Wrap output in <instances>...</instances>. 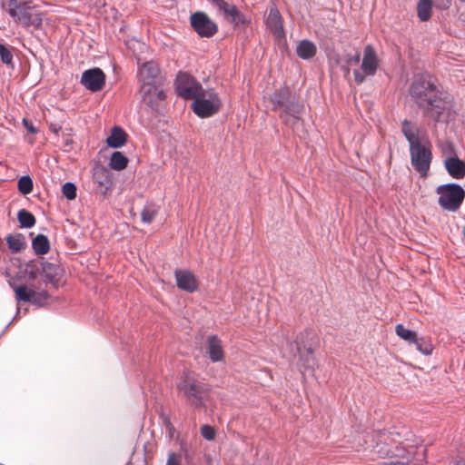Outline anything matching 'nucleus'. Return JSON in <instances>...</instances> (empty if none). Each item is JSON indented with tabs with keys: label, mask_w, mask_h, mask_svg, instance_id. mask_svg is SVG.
Wrapping results in <instances>:
<instances>
[{
	"label": "nucleus",
	"mask_w": 465,
	"mask_h": 465,
	"mask_svg": "<svg viewBox=\"0 0 465 465\" xmlns=\"http://www.w3.org/2000/svg\"><path fill=\"white\" fill-rule=\"evenodd\" d=\"M373 456L389 459L384 465H425L427 449L422 440L411 432L402 437L399 432H381L372 447Z\"/></svg>",
	"instance_id": "f257e3e1"
},
{
	"label": "nucleus",
	"mask_w": 465,
	"mask_h": 465,
	"mask_svg": "<svg viewBox=\"0 0 465 465\" xmlns=\"http://www.w3.org/2000/svg\"><path fill=\"white\" fill-rule=\"evenodd\" d=\"M410 94L415 102L427 110V114L437 122H447L450 112L447 102L439 95L435 79L429 74L417 75L411 86Z\"/></svg>",
	"instance_id": "f03ea898"
},
{
	"label": "nucleus",
	"mask_w": 465,
	"mask_h": 465,
	"mask_svg": "<svg viewBox=\"0 0 465 465\" xmlns=\"http://www.w3.org/2000/svg\"><path fill=\"white\" fill-rule=\"evenodd\" d=\"M401 132L409 143L412 166L422 176H426L432 159L430 143L417 124L408 120L401 123Z\"/></svg>",
	"instance_id": "7ed1b4c3"
},
{
	"label": "nucleus",
	"mask_w": 465,
	"mask_h": 465,
	"mask_svg": "<svg viewBox=\"0 0 465 465\" xmlns=\"http://www.w3.org/2000/svg\"><path fill=\"white\" fill-rule=\"evenodd\" d=\"M435 192L439 196V205L448 212L458 211L465 197V191L457 183L439 185Z\"/></svg>",
	"instance_id": "20e7f679"
},
{
	"label": "nucleus",
	"mask_w": 465,
	"mask_h": 465,
	"mask_svg": "<svg viewBox=\"0 0 465 465\" xmlns=\"http://www.w3.org/2000/svg\"><path fill=\"white\" fill-rule=\"evenodd\" d=\"M177 388L194 407L203 406V398L207 391L205 384L200 382L192 374H185L177 383Z\"/></svg>",
	"instance_id": "39448f33"
},
{
	"label": "nucleus",
	"mask_w": 465,
	"mask_h": 465,
	"mask_svg": "<svg viewBox=\"0 0 465 465\" xmlns=\"http://www.w3.org/2000/svg\"><path fill=\"white\" fill-rule=\"evenodd\" d=\"M222 106V101L213 89L203 90L193 100L192 107L196 115L201 118L215 114Z\"/></svg>",
	"instance_id": "423d86ee"
},
{
	"label": "nucleus",
	"mask_w": 465,
	"mask_h": 465,
	"mask_svg": "<svg viewBox=\"0 0 465 465\" xmlns=\"http://www.w3.org/2000/svg\"><path fill=\"white\" fill-rule=\"evenodd\" d=\"M29 3H20L15 5L2 7L17 24L24 27H34L38 29L43 23V17L40 13H31Z\"/></svg>",
	"instance_id": "0eeeda50"
},
{
	"label": "nucleus",
	"mask_w": 465,
	"mask_h": 465,
	"mask_svg": "<svg viewBox=\"0 0 465 465\" xmlns=\"http://www.w3.org/2000/svg\"><path fill=\"white\" fill-rule=\"evenodd\" d=\"M380 66V59L377 52L371 45H367L363 49L361 67L354 70L355 82L361 84L369 76H373Z\"/></svg>",
	"instance_id": "6e6552de"
},
{
	"label": "nucleus",
	"mask_w": 465,
	"mask_h": 465,
	"mask_svg": "<svg viewBox=\"0 0 465 465\" xmlns=\"http://www.w3.org/2000/svg\"><path fill=\"white\" fill-rule=\"evenodd\" d=\"M203 87L191 75L180 73L176 79V91L184 99H195L203 91Z\"/></svg>",
	"instance_id": "1a4fd4ad"
},
{
	"label": "nucleus",
	"mask_w": 465,
	"mask_h": 465,
	"mask_svg": "<svg viewBox=\"0 0 465 465\" xmlns=\"http://www.w3.org/2000/svg\"><path fill=\"white\" fill-rule=\"evenodd\" d=\"M210 4L223 15V16L230 23L240 25L245 23L243 15L239 12L237 7L225 2L224 0H208Z\"/></svg>",
	"instance_id": "9d476101"
},
{
	"label": "nucleus",
	"mask_w": 465,
	"mask_h": 465,
	"mask_svg": "<svg viewBox=\"0 0 465 465\" xmlns=\"http://www.w3.org/2000/svg\"><path fill=\"white\" fill-rule=\"evenodd\" d=\"M191 25L195 32L203 37H210L217 31L216 25L203 12L192 15Z\"/></svg>",
	"instance_id": "9b49d317"
},
{
	"label": "nucleus",
	"mask_w": 465,
	"mask_h": 465,
	"mask_svg": "<svg viewBox=\"0 0 465 465\" xmlns=\"http://www.w3.org/2000/svg\"><path fill=\"white\" fill-rule=\"evenodd\" d=\"M81 84L92 92H98L105 84V74L97 67L85 70L82 74Z\"/></svg>",
	"instance_id": "f8f14e48"
},
{
	"label": "nucleus",
	"mask_w": 465,
	"mask_h": 465,
	"mask_svg": "<svg viewBox=\"0 0 465 465\" xmlns=\"http://www.w3.org/2000/svg\"><path fill=\"white\" fill-rule=\"evenodd\" d=\"M140 92L143 102L151 107L156 106L159 102L165 98L164 92L160 87V84H142Z\"/></svg>",
	"instance_id": "ddd939ff"
},
{
	"label": "nucleus",
	"mask_w": 465,
	"mask_h": 465,
	"mask_svg": "<svg viewBox=\"0 0 465 465\" xmlns=\"http://www.w3.org/2000/svg\"><path fill=\"white\" fill-rule=\"evenodd\" d=\"M159 66L156 63L150 61L144 63L139 71L142 84H160Z\"/></svg>",
	"instance_id": "4468645a"
},
{
	"label": "nucleus",
	"mask_w": 465,
	"mask_h": 465,
	"mask_svg": "<svg viewBox=\"0 0 465 465\" xmlns=\"http://www.w3.org/2000/svg\"><path fill=\"white\" fill-rule=\"evenodd\" d=\"M174 275L179 289L188 292H193L197 290L198 281L190 271L176 270Z\"/></svg>",
	"instance_id": "2eb2a0df"
},
{
	"label": "nucleus",
	"mask_w": 465,
	"mask_h": 465,
	"mask_svg": "<svg viewBox=\"0 0 465 465\" xmlns=\"http://www.w3.org/2000/svg\"><path fill=\"white\" fill-rule=\"evenodd\" d=\"M265 23L267 28L276 38L281 39L284 36L282 17L279 11L275 7H272L270 9Z\"/></svg>",
	"instance_id": "dca6fc26"
},
{
	"label": "nucleus",
	"mask_w": 465,
	"mask_h": 465,
	"mask_svg": "<svg viewBox=\"0 0 465 465\" xmlns=\"http://www.w3.org/2000/svg\"><path fill=\"white\" fill-rule=\"evenodd\" d=\"M93 178L94 183L100 187L101 192L105 194L112 188V178L110 172L104 166H96L94 169Z\"/></svg>",
	"instance_id": "f3484780"
},
{
	"label": "nucleus",
	"mask_w": 465,
	"mask_h": 465,
	"mask_svg": "<svg viewBox=\"0 0 465 465\" xmlns=\"http://www.w3.org/2000/svg\"><path fill=\"white\" fill-rule=\"evenodd\" d=\"M444 167L447 173L454 179H462L465 177V162L458 156L443 160Z\"/></svg>",
	"instance_id": "a211bd4d"
},
{
	"label": "nucleus",
	"mask_w": 465,
	"mask_h": 465,
	"mask_svg": "<svg viewBox=\"0 0 465 465\" xmlns=\"http://www.w3.org/2000/svg\"><path fill=\"white\" fill-rule=\"evenodd\" d=\"M126 140L127 134L124 129L119 126H114L111 131V134L107 137L106 143L110 147L120 148L124 145Z\"/></svg>",
	"instance_id": "6ab92c4d"
},
{
	"label": "nucleus",
	"mask_w": 465,
	"mask_h": 465,
	"mask_svg": "<svg viewBox=\"0 0 465 465\" xmlns=\"http://www.w3.org/2000/svg\"><path fill=\"white\" fill-rule=\"evenodd\" d=\"M316 45L309 40H302L296 45L297 55L304 60L313 57L316 54Z\"/></svg>",
	"instance_id": "aec40b11"
},
{
	"label": "nucleus",
	"mask_w": 465,
	"mask_h": 465,
	"mask_svg": "<svg viewBox=\"0 0 465 465\" xmlns=\"http://www.w3.org/2000/svg\"><path fill=\"white\" fill-rule=\"evenodd\" d=\"M302 105L296 102H289L283 108L282 117L285 122H291L292 119L298 120L302 111Z\"/></svg>",
	"instance_id": "412c9836"
},
{
	"label": "nucleus",
	"mask_w": 465,
	"mask_h": 465,
	"mask_svg": "<svg viewBox=\"0 0 465 465\" xmlns=\"http://www.w3.org/2000/svg\"><path fill=\"white\" fill-rule=\"evenodd\" d=\"M208 353L213 361H220L223 359V351L220 341L216 336L208 338Z\"/></svg>",
	"instance_id": "4be33fe9"
},
{
	"label": "nucleus",
	"mask_w": 465,
	"mask_h": 465,
	"mask_svg": "<svg viewBox=\"0 0 465 465\" xmlns=\"http://www.w3.org/2000/svg\"><path fill=\"white\" fill-rule=\"evenodd\" d=\"M433 0H419L417 3V16L420 21L427 22L432 15Z\"/></svg>",
	"instance_id": "5701e85b"
},
{
	"label": "nucleus",
	"mask_w": 465,
	"mask_h": 465,
	"mask_svg": "<svg viewBox=\"0 0 465 465\" xmlns=\"http://www.w3.org/2000/svg\"><path fill=\"white\" fill-rule=\"evenodd\" d=\"M290 92L287 88H281L273 93L271 101L274 105V109H282L289 104Z\"/></svg>",
	"instance_id": "b1692460"
},
{
	"label": "nucleus",
	"mask_w": 465,
	"mask_h": 465,
	"mask_svg": "<svg viewBox=\"0 0 465 465\" xmlns=\"http://www.w3.org/2000/svg\"><path fill=\"white\" fill-rule=\"evenodd\" d=\"M10 286L14 290L15 298L18 301L31 302L35 295V292L25 285H15L10 283Z\"/></svg>",
	"instance_id": "393cba45"
},
{
	"label": "nucleus",
	"mask_w": 465,
	"mask_h": 465,
	"mask_svg": "<svg viewBox=\"0 0 465 465\" xmlns=\"http://www.w3.org/2000/svg\"><path fill=\"white\" fill-rule=\"evenodd\" d=\"M160 207L153 203H147L141 213L142 222L151 223L158 214Z\"/></svg>",
	"instance_id": "a878e982"
},
{
	"label": "nucleus",
	"mask_w": 465,
	"mask_h": 465,
	"mask_svg": "<svg viewBox=\"0 0 465 465\" xmlns=\"http://www.w3.org/2000/svg\"><path fill=\"white\" fill-rule=\"evenodd\" d=\"M6 242L9 249L14 252H18L25 247V237L20 233L9 234L6 237Z\"/></svg>",
	"instance_id": "bb28decb"
},
{
	"label": "nucleus",
	"mask_w": 465,
	"mask_h": 465,
	"mask_svg": "<svg viewBox=\"0 0 465 465\" xmlns=\"http://www.w3.org/2000/svg\"><path fill=\"white\" fill-rule=\"evenodd\" d=\"M33 249L36 254H45L49 252V241L44 234H38L32 242Z\"/></svg>",
	"instance_id": "cd10ccee"
},
{
	"label": "nucleus",
	"mask_w": 465,
	"mask_h": 465,
	"mask_svg": "<svg viewBox=\"0 0 465 465\" xmlns=\"http://www.w3.org/2000/svg\"><path fill=\"white\" fill-rule=\"evenodd\" d=\"M128 163V159L121 152H114L110 158V166L116 171L124 170Z\"/></svg>",
	"instance_id": "c85d7f7f"
},
{
	"label": "nucleus",
	"mask_w": 465,
	"mask_h": 465,
	"mask_svg": "<svg viewBox=\"0 0 465 465\" xmlns=\"http://www.w3.org/2000/svg\"><path fill=\"white\" fill-rule=\"evenodd\" d=\"M412 343L415 344L416 349L424 355H430L433 351V344L428 338H418L416 336Z\"/></svg>",
	"instance_id": "c756f323"
},
{
	"label": "nucleus",
	"mask_w": 465,
	"mask_h": 465,
	"mask_svg": "<svg viewBox=\"0 0 465 465\" xmlns=\"http://www.w3.org/2000/svg\"><path fill=\"white\" fill-rule=\"evenodd\" d=\"M17 219L22 227L31 228L35 223V216L28 211L23 209L18 212Z\"/></svg>",
	"instance_id": "7c9ffc66"
},
{
	"label": "nucleus",
	"mask_w": 465,
	"mask_h": 465,
	"mask_svg": "<svg viewBox=\"0 0 465 465\" xmlns=\"http://www.w3.org/2000/svg\"><path fill=\"white\" fill-rule=\"evenodd\" d=\"M395 331L401 339L408 341L409 343H412L417 336L416 332L405 328L402 324H398L395 328Z\"/></svg>",
	"instance_id": "2f4dec72"
},
{
	"label": "nucleus",
	"mask_w": 465,
	"mask_h": 465,
	"mask_svg": "<svg viewBox=\"0 0 465 465\" xmlns=\"http://www.w3.org/2000/svg\"><path fill=\"white\" fill-rule=\"evenodd\" d=\"M439 147L440 149L443 160L457 156V152L452 143L444 141L439 144Z\"/></svg>",
	"instance_id": "473e14b6"
},
{
	"label": "nucleus",
	"mask_w": 465,
	"mask_h": 465,
	"mask_svg": "<svg viewBox=\"0 0 465 465\" xmlns=\"http://www.w3.org/2000/svg\"><path fill=\"white\" fill-rule=\"evenodd\" d=\"M17 186H18L19 192L22 194H28V193H30L33 191V181L27 175L22 176L18 180Z\"/></svg>",
	"instance_id": "72a5a7b5"
},
{
	"label": "nucleus",
	"mask_w": 465,
	"mask_h": 465,
	"mask_svg": "<svg viewBox=\"0 0 465 465\" xmlns=\"http://www.w3.org/2000/svg\"><path fill=\"white\" fill-rule=\"evenodd\" d=\"M62 192L68 200H74L76 197V187L73 183H65L62 187Z\"/></svg>",
	"instance_id": "f704fd0d"
},
{
	"label": "nucleus",
	"mask_w": 465,
	"mask_h": 465,
	"mask_svg": "<svg viewBox=\"0 0 465 465\" xmlns=\"http://www.w3.org/2000/svg\"><path fill=\"white\" fill-rule=\"evenodd\" d=\"M41 267L46 281L52 282L56 271L55 266L52 263L45 262L41 264Z\"/></svg>",
	"instance_id": "c9c22d12"
},
{
	"label": "nucleus",
	"mask_w": 465,
	"mask_h": 465,
	"mask_svg": "<svg viewBox=\"0 0 465 465\" xmlns=\"http://www.w3.org/2000/svg\"><path fill=\"white\" fill-rule=\"evenodd\" d=\"M201 434L205 440H213L216 436V431L213 427L206 424L201 427Z\"/></svg>",
	"instance_id": "e433bc0d"
},
{
	"label": "nucleus",
	"mask_w": 465,
	"mask_h": 465,
	"mask_svg": "<svg viewBox=\"0 0 465 465\" xmlns=\"http://www.w3.org/2000/svg\"><path fill=\"white\" fill-rule=\"evenodd\" d=\"M0 57L4 64H9L13 60L11 52L2 44H0Z\"/></svg>",
	"instance_id": "4c0bfd02"
},
{
	"label": "nucleus",
	"mask_w": 465,
	"mask_h": 465,
	"mask_svg": "<svg viewBox=\"0 0 465 465\" xmlns=\"http://www.w3.org/2000/svg\"><path fill=\"white\" fill-rule=\"evenodd\" d=\"M166 465H183L182 455L175 452H170L168 454Z\"/></svg>",
	"instance_id": "58836bf2"
},
{
	"label": "nucleus",
	"mask_w": 465,
	"mask_h": 465,
	"mask_svg": "<svg viewBox=\"0 0 465 465\" xmlns=\"http://www.w3.org/2000/svg\"><path fill=\"white\" fill-rule=\"evenodd\" d=\"M39 271L40 267L36 263L33 262L27 263L26 272L29 274L30 278H35Z\"/></svg>",
	"instance_id": "ea45409f"
},
{
	"label": "nucleus",
	"mask_w": 465,
	"mask_h": 465,
	"mask_svg": "<svg viewBox=\"0 0 465 465\" xmlns=\"http://www.w3.org/2000/svg\"><path fill=\"white\" fill-rule=\"evenodd\" d=\"M312 333L311 331H305V332H302L301 333L298 337H297V340H296V343H297V349H298V351L301 353V346H302V340L304 337H308L310 335H312Z\"/></svg>",
	"instance_id": "a19ab883"
},
{
	"label": "nucleus",
	"mask_w": 465,
	"mask_h": 465,
	"mask_svg": "<svg viewBox=\"0 0 465 465\" xmlns=\"http://www.w3.org/2000/svg\"><path fill=\"white\" fill-rule=\"evenodd\" d=\"M30 0H4L2 3V7L10 5H15L20 3H29Z\"/></svg>",
	"instance_id": "79ce46f5"
},
{
	"label": "nucleus",
	"mask_w": 465,
	"mask_h": 465,
	"mask_svg": "<svg viewBox=\"0 0 465 465\" xmlns=\"http://www.w3.org/2000/svg\"><path fill=\"white\" fill-rule=\"evenodd\" d=\"M360 62V54L356 53L354 55L348 57L347 63L349 65L357 64Z\"/></svg>",
	"instance_id": "37998d69"
},
{
	"label": "nucleus",
	"mask_w": 465,
	"mask_h": 465,
	"mask_svg": "<svg viewBox=\"0 0 465 465\" xmlns=\"http://www.w3.org/2000/svg\"><path fill=\"white\" fill-rule=\"evenodd\" d=\"M24 125L25 128L32 134L36 133V129L33 126L32 124H30L26 119L23 120Z\"/></svg>",
	"instance_id": "c03bdc74"
},
{
	"label": "nucleus",
	"mask_w": 465,
	"mask_h": 465,
	"mask_svg": "<svg viewBox=\"0 0 465 465\" xmlns=\"http://www.w3.org/2000/svg\"><path fill=\"white\" fill-rule=\"evenodd\" d=\"M304 349L308 351L310 355L312 353V350L311 347L306 348V346H304Z\"/></svg>",
	"instance_id": "a18cd8bd"
},
{
	"label": "nucleus",
	"mask_w": 465,
	"mask_h": 465,
	"mask_svg": "<svg viewBox=\"0 0 465 465\" xmlns=\"http://www.w3.org/2000/svg\"><path fill=\"white\" fill-rule=\"evenodd\" d=\"M454 465H465V462H457L456 464Z\"/></svg>",
	"instance_id": "49530a36"
}]
</instances>
